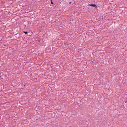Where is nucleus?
<instances>
[{
    "label": "nucleus",
    "mask_w": 127,
    "mask_h": 127,
    "mask_svg": "<svg viewBox=\"0 0 127 127\" xmlns=\"http://www.w3.org/2000/svg\"><path fill=\"white\" fill-rule=\"evenodd\" d=\"M88 5L91 6L92 7H94L96 8H97V6L96 4H89Z\"/></svg>",
    "instance_id": "f257e3e1"
},
{
    "label": "nucleus",
    "mask_w": 127,
    "mask_h": 127,
    "mask_svg": "<svg viewBox=\"0 0 127 127\" xmlns=\"http://www.w3.org/2000/svg\"><path fill=\"white\" fill-rule=\"evenodd\" d=\"M23 32L25 33L26 34H27L28 33V32L27 31L25 32V31H24Z\"/></svg>",
    "instance_id": "f03ea898"
},
{
    "label": "nucleus",
    "mask_w": 127,
    "mask_h": 127,
    "mask_svg": "<svg viewBox=\"0 0 127 127\" xmlns=\"http://www.w3.org/2000/svg\"><path fill=\"white\" fill-rule=\"evenodd\" d=\"M71 2H69V3H71Z\"/></svg>",
    "instance_id": "20e7f679"
},
{
    "label": "nucleus",
    "mask_w": 127,
    "mask_h": 127,
    "mask_svg": "<svg viewBox=\"0 0 127 127\" xmlns=\"http://www.w3.org/2000/svg\"><path fill=\"white\" fill-rule=\"evenodd\" d=\"M51 3L52 4H54V3H53V1H52V0H51Z\"/></svg>",
    "instance_id": "7ed1b4c3"
}]
</instances>
